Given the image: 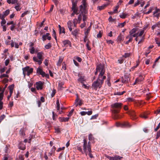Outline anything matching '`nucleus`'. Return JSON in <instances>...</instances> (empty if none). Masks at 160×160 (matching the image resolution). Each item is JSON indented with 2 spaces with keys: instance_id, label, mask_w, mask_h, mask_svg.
<instances>
[{
  "instance_id": "1",
  "label": "nucleus",
  "mask_w": 160,
  "mask_h": 160,
  "mask_svg": "<svg viewBox=\"0 0 160 160\" xmlns=\"http://www.w3.org/2000/svg\"><path fill=\"white\" fill-rule=\"evenodd\" d=\"M122 105V104L120 102H116L111 105V107L113 109L112 112L114 114L115 119L118 118V116L117 114L119 112L118 110L121 108Z\"/></svg>"
},
{
  "instance_id": "2",
  "label": "nucleus",
  "mask_w": 160,
  "mask_h": 160,
  "mask_svg": "<svg viewBox=\"0 0 160 160\" xmlns=\"http://www.w3.org/2000/svg\"><path fill=\"white\" fill-rule=\"evenodd\" d=\"M106 77L105 76H103L102 78H98L97 80L94 81L92 84V88L96 90L98 88H100L101 86L102 85L104 79H105Z\"/></svg>"
},
{
  "instance_id": "3",
  "label": "nucleus",
  "mask_w": 160,
  "mask_h": 160,
  "mask_svg": "<svg viewBox=\"0 0 160 160\" xmlns=\"http://www.w3.org/2000/svg\"><path fill=\"white\" fill-rule=\"evenodd\" d=\"M104 67L103 65L100 64L97 66L96 68V71L95 72V74L97 75L98 72H100L98 78H102L105 73Z\"/></svg>"
},
{
  "instance_id": "4",
  "label": "nucleus",
  "mask_w": 160,
  "mask_h": 160,
  "mask_svg": "<svg viewBox=\"0 0 160 160\" xmlns=\"http://www.w3.org/2000/svg\"><path fill=\"white\" fill-rule=\"evenodd\" d=\"M44 53L43 52H39L37 53V57L34 56L33 59L34 62H37L39 65H40L42 62L43 59V56Z\"/></svg>"
},
{
  "instance_id": "5",
  "label": "nucleus",
  "mask_w": 160,
  "mask_h": 160,
  "mask_svg": "<svg viewBox=\"0 0 160 160\" xmlns=\"http://www.w3.org/2000/svg\"><path fill=\"white\" fill-rule=\"evenodd\" d=\"M83 141V150L86 155L87 156L88 154V152H91L90 144L89 142L87 143V141L85 139H84Z\"/></svg>"
},
{
  "instance_id": "6",
  "label": "nucleus",
  "mask_w": 160,
  "mask_h": 160,
  "mask_svg": "<svg viewBox=\"0 0 160 160\" xmlns=\"http://www.w3.org/2000/svg\"><path fill=\"white\" fill-rule=\"evenodd\" d=\"M23 74L25 77L26 75L29 76L31 73L33 71V69L32 68H30L28 66L26 67L22 68Z\"/></svg>"
},
{
  "instance_id": "7",
  "label": "nucleus",
  "mask_w": 160,
  "mask_h": 160,
  "mask_svg": "<svg viewBox=\"0 0 160 160\" xmlns=\"http://www.w3.org/2000/svg\"><path fill=\"white\" fill-rule=\"evenodd\" d=\"M116 126L117 127H122L129 128L131 127V125L128 122H124L122 123L117 122L116 123Z\"/></svg>"
},
{
  "instance_id": "8",
  "label": "nucleus",
  "mask_w": 160,
  "mask_h": 160,
  "mask_svg": "<svg viewBox=\"0 0 160 160\" xmlns=\"http://www.w3.org/2000/svg\"><path fill=\"white\" fill-rule=\"evenodd\" d=\"M130 74H126L124 77L122 78V82L123 83L128 82L130 81Z\"/></svg>"
},
{
  "instance_id": "9",
  "label": "nucleus",
  "mask_w": 160,
  "mask_h": 160,
  "mask_svg": "<svg viewBox=\"0 0 160 160\" xmlns=\"http://www.w3.org/2000/svg\"><path fill=\"white\" fill-rule=\"evenodd\" d=\"M36 88L38 90H41L42 89L43 83L41 81L37 82L36 83Z\"/></svg>"
},
{
  "instance_id": "10",
  "label": "nucleus",
  "mask_w": 160,
  "mask_h": 160,
  "mask_svg": "<svg viewBox=\"0 0 160 160\" xmlns=\"http://www.w3.org/2000/svg\"><path fill=\"white\" fill-rule=\"evenodd\" d=\"M82 5H81L80 7V10L82 12H84L87 6L85 0H82Z\"/></svg>"
},
{
  "instance_id": "11",
  "label": "nucleus",
  "mask_w": 160,
  "mask_h": 160,
  "mask_svg": "<svg viewBox=\"0 0 160 160\" xmlns=\"http://www.w3.org/2000/svg\"><path fill=\"white\" fill-rule=\"evenodd\" d=\"M62 43L63 44L62 46L63 47H68V45L70 47L71 46V42L70 41L68 40H66L62 41Z\"/></svg>"
},
{
  "instance_id": "12",
  "label": "nucleus",
  "mask_w": 160,
  "mask_h": 160,
  "mask_svg": "<svg viewBox=\"0 0 160 160\" xmlns=\"http://www.w3.org/2000/svg\"><path fill=\"white\" fill-rule=\"evenodd\" d=\"M149 113H150L149 112H144L140 114V116L142 118L146 119L148 118V117L147 116L149 115Z\"/></svg>"
},
{
  "instance_id": "13",
  "label": "nucleus",
  "mask_w": 160,
  "mask_h": 160,
  "mask_svg": "<svg viewBox=\"0 0 160 160\" xmlns=\"http://www.w3.org/2000/svg\"><path fill=\"white\" fill-rule=\"evenodd\" d=\"M75 104L76 107L78 105L81 106L82 104V101L81 100H79L78 95H77V98L75 101Z\"/></svg>"
},
{
  "instance_id": "14",
  "label": "nucleus",
  "mask_w": 160,
  "mask_h": 160,
  "mask_svg": "<svg viewBox=\"0 0 160 160\" xmlns=\"http://www.w3.org/2000/svg\"><path fill=\"white\" fill-rule=\"evenodd\" d=\"M129 16V14L126 12H122L119 15L120 18L122 19H125Z\"/></svg>"
},
{
  "instance_id": "15",
  "label": "nucleus",
  "mask_w": 160,
  "mask_h": 160,
  "mask_svg": "<svg viewBox=\"0 0 160 160\" xmlns=\"http://www.w3.org/2000/svg\"><path fill=\"white\" fill-rule=\"evenodd\" d=\"M68 27L70 32L72 31V26L73 25V24L71 21H69L67 22Z\"/></svg>"
},
{
  "instance_id": "16",
  "label": "nucleus",
  "mask_w": 160,
  "mask_h": 160,
  "mask_svg": "<svg viewBox=\"0 0 160 160\" xmlns=\"http://www.w3.org/2000/svg\"><path fill=\"white\" fill-rule=\"evenodd\" d=\"M18 148L22 150H24L26 148L25 145H24L22 142H20L18 146Z\"/></svg>"
},
{
  "instance_id": "17",
  "label": "nucleus",
  "mask_w": 160,
  "mask_h": 160,
  "mask_svg": "<svg viewBox=\"0 0 160 160\" xmlns=\"http://www.w3.org/2000/svg\"><path fill=\"white\" fill-rule=\"evenodd\" d=\"M79 30L78 29H76L73 31H71L72 34L74 36H76L78 33Z\"/></svg>"
},
{
  "instance_id": "18",
  "label": "nucleus",
  "mask_w": 160,
  "mask_h": 160,
  "mask_svg": "<svg viewBox=\"0 0 160 160\" xmlns=\"http://www.w3.org/2000/svg\"><path fill=\"white\" fill-rule=\"evenodd\" d=\"M128 114L134 118L136 116V114L133 110H132L128 112Z\"/></svg>"
},
{
  "instance_id": "19",
  "label": "nucleus",
  "mask_w": 160,
  "mask_h": 160,
  "mask_svg": "<svg viewBox=\"0 0 160 160\" xmlns=\"http://www.w3.org/2000/svg\"><path fill=\"white\" fill-rule=\"evenodd\" d=\"M69 119V118L61 117L59 118V121L61 122L68 121Z\"/></svg>"
},
{
  "instance_id": "20",
  "label": "nucleus",
  "mask_w": 160,
  "mask_h": 160,
  "mask_svg": "<svg viewBox=\"0 0 160 160\" xmlns=\"http://www.w3.org/2000/svg\"><path fill=\"white\" fill-rule=\"evenodd\" d=\"M63 58L61 57L59 58V59L57 63V65L58 66H60L61 63L62 62L63 60Z\"/></svg>"
},
{
  "instance_id": "21",
  "label": "nucleus",
  "mask_w": 160,
  "mask_h": 160,
  "mask_svg": "<svg viewBox=\"0 0 160 160\" xmlns=\"http://www.w3.org/2000/svg\"><path fill=\"white\" fill-rule=\"evenodd\" d=\"M14 87V85L13 84H12L11 85H10L8 88L9 89V93L11 94H12L13 92V90Z\"/></svg>"
},
{
  "instance_id": "22",
  "label": "nucleus",
  "mask_w": 160,
  "mask_h": 160,
  "mask_svg": "<svg viewBox=\"0 0 160 160\" xmlns=\"http://www.w3.org/2000/svg\"><path fill=\"white\" fill-rule=\"evenodd\" d=\"M85 80L84 76H81L78 79V81L80 82L81 83H83L84 81Z\"/></svg>"
},
{
  "instance_id": "23",
  "label": "nucleus",
  "mask_w": 160,
  "mask_h": 160,
  "mask_svg": "<svg viewBox=\"0 0 160 160\" xmlns=\"http://www.w3.org/2000/svg\"><path fill=\"white\" fill-rule=\"evenodd\" d=\"M107 6L106 4H103L101 6H99L97 7L98 10H101L104 9Z\"/></svg>"
},
{
  "instance_id": "24",
  "label": "nucleus",
  "mask_w": 160,
  "mask_h": 160,
  "mask_svg": "<svg viewBox=\"0 0 160 160\" xmlns=\"http://www.w3.org/2000/svg\"><path fill=\"white\" fill-rule=\"evenodd\" d=\"M56 149V148L54 147L53 146L51 149L50 152H49V154L51 156L54 153L55 150Z\"/></svg>"
},
{
  "instance_id": "25",
  "label": "nucleus",
  "mask_w": 160,
  "mask_h": 160,
  "mask_svg": "<svg viewBox=\"0 0 160 160\" xmlns=\"http://www.w3.org/2000/svg\"><path fill=\"white\" fill-rule=\"evenodd\" d=\"M20 134L22 137H24L25 135V131L24 129L22 128L20 131Z\"/></svg>"
},
{
  "instance_id": "26",
  "label": "nucleus",
  "mask_w": 160,
  "mask_h": 160,
  "mask_svg": "<svg viewBox=\"0 0 160 160\" xmlns=\"http://www.w3.org/2000/svg\"><path fill=\"white\" fill-rule=\"evenodd\" d=\"M55 132L58 133H60L61 132V128H59L58 127H56L55 128Z\"/></svg>"
},
{
  "instance_id": "27",
  "label": "nucleus",
  "mask_w": 160,
  "mask_h": 160,
  "mask_svg": "<svg viewBox=\"0 0 160 160\" xmlns=\"http://www.w3.org/2000/svg\"><path fill=\"white\" fill-rule=\"evenodd\" d=\"M137 31V29L136 28H133L129 32V34H133V33H136L135 32Z\"/></svg>"
},
{
  "instance_id": "28",
  "label": "nucleus",
  "mask_w": 160,
  "mask_h": 160,
  "mask_svg": "<svg viewBox=\"0 0 160 160\" xmlns=\"http://www.w3.org/2000/svg\"><path fill=\"white\" fill-rule=\"evenodd\" d=\"M91 28V26L89 27L87 29V31L84 32L85 35L88 36L89 32Z\"/></svg>"
},
{
  "instance_id": "29",
  "label": "nucleus",
  "mask_w": 160,
  "mask_h": 160,
  "mask_svg": "<svg viewBox=\"0 0 160 160\" xmlns=\"http://www.w3.org/2000/svg\"><path fill=\"white\" fill-rule=\"evenodd\" d=\"M159 9L156 8L155 11L153 12V14L154 15V16L158 17V12H159Z\"/></svg>"
},
{
  "instance_id": "30",
  "label": "nucleus",
  "mask_w": 160,
  "mask_h": 160,
  "mask_svg": "<svg viewBox=\"0 0 160 160\" xmlns=\"http://www.w3.org/2000/svg\"><path fill=\"white\" fill-rule=\"evenodd\" d=\"M122 157H121V156H120L118 155H115L114 156V158H115V160H120L121 159H122Z\"/></svg>"
},
{
  "instance_id": "31",
  "label": "nucleus",
  "mask_w": 160,
  "mask_h": 160,
  "mask_svg": "<svg viewBox=\"0 0 160 160\" xmlns=\"http://www.w3.org/2000/svg\"><path fill=\"white\" fill-rule=\"evenodd\" d=\"M29 51L31 54H33L35 53V49L33 47H32L29 49Z\"/></svg>"
},
{
  "instance_id": "32",
  "label": "nucleus",
  "mask_w": 160,
  "mask_h": 160,
  "mask_svg": "<svg viewBox=\"0 0 160 160\" xmlns=\"http://www.w3.org/2000/svg\"><path fill=\"white\" fill-rule=\"evenodd\" d=\"M51 44L49 42L45 46V48L46 49H48L51 48Z\"/></svg>"
},
{
  "instance_id": "33",
  "label": "nucleus",
  "mask_w": 160,
  "mask_h": 160,
  "mask_svg": "<svg viewBox=\"0 0 160 160\" xmlns=\"http://www.w3.org/2000/svg\"><path fill=\"white\" fill-rule=\"evenodd\" d=\"M72 10L74 13H75L76 14H78L77 8H72Z\"/></svg>"
},
{
  "instance_id": "34",
  "label": "nucleus",
  "mask_w": 160,
  "mask_h": 160,
  "mask_svg": "<svg viewBox=\"0 0 160 160\" xmlns=\"http://www.w3.org/2000/svg\"><path fill=\"white\" fill-rule=\"evenodd\" d=\"M119 5H118L115 8V9H114L113 11V13H117L118 12V9L119 8Z\"/></svg>"
},
{
  "instance_id": "35",
  "label": "nucleus",
  "mask_w": 160,
  "mask_h": 160,
  "mask_svg": "<svg viewBox=\"0 0 160 160\" xmlns=\"http://www.w3.org/2000/svg\"><path fill=\"white\" fill-rule=\"evenodd\" d=\"M57 108V110H59L60 109V104L58 99H57L56 101Z\"/></svg>"
},
{
  "instance_id": "36",
  "label": "nucleus",
  "mask_w": 160,
  "mask_h": 160,
  "mask_svg": "<svg viewBox=\"0 0 160 160\" xmlns=\"http://www.w3.org/2000/svg\"><path fill=\"white\" fill-rule=\"evenodd\" d=\"M72 8H76L77 7V3L74 2V0H72Z\"/></svg>"
},
{
  "instance_id": "37",
  "label": "nucleus",
  "mask_w": 160,
  "mask_h": 160,
  "mask_svg": "<svg viewBox=\"0 0 160 160\" xmlns=\"http://www.w3.org/2000/svg\"><path fill=\"white\" fill-rule=\"evenodd\" d=\"M9 12L10 10L9 9H7L3 12V14L5 16H7L9 14Z\"/></svg>"
},
{
  "instance_id": "38",
  "label": "nucleus",
  "mask_w": 160,
  "mask_h": 160,
  "mask_svg": "<svg viewBox=\"0 0 160 160\" xmlns=\"http://www.w3.org/2000/svg\"><path fill=\"white\" fill-rule=\"evenodd\" d=\"M118 41L120 42L122 40V37L121 35H119L117 38Z\"/></svg>"
},
{
  "instance_id": "39",
  "label": "nucleus",
  "mask_w": 160,
  "mask_h": 160,
  "mask_svg": "<svg viewBox=\"0 0 160 160\" xmlns=\"http://www.w3.org/2000/svg\"><path fill=\"white\" fill-rule=\"evenodd\" d=\"M82 15L81 14H80L78 16V23H80L82 20Z\"/></svg>"
},
{
  "instance_id": "40",
  "label": "nucleus",
  "mask_w": 160,
  "mask_h": 160,
  "mask_svg": "<svg viewBox=\"0 0 160 160\" xmlns=\"http://www.w3.org/2000/svg\"><path fill=\"white\" fill-rule=\"evenodd\" d=\"M3 92H1V94H0V102L3 103L2 100L3 97Z\"/></svg>"
},
{
  "instance_id": "41",
  "label": "nucleus",
  "mask_w": 160,
  "mask_h": 160,
  "mask_svg": "<svg viewBox=\"0 0 160 160\" xmlns=\"http://www.w3.org/2000/svg\"><path fill=\"white\" fill-rule=\"evenodd\" d=\"M6 68L5 67H4L2 68H0V72L1 73H2L4 72H5V70L6 69Z\"/></svg>"
},
{
  "instance_id": "42",
  "label": "nucleus",
  "mask_w": 160,
  "mask_h": 160,
  "mask_svg": "<svg viewBox=\"0 0 160 160\" xmlns=\"http://www.w3.org/2000/svg\"><path fill=\"white\" fill-rule=\"evenodd\" d=\"M125 91H123L122 92H115V94L118 95H122L124 92Z\"/></svg>"
},
{
  "instance_id": "43",
  "label": "nucleus",
  "mask_w": 160,
  "mask_h": 160,
  "mask_svg": "<svg viewBox=\"0 0 160 160\" xmlns=\"http://www.w3.org/2000/svg\"><path fill=\"white\" fill-rule=\"evenodd\" d=\"M106 157L109 160H115L114 156L113 157L109 156L108 155H106Z\"/></svg>"
},
{
  "instance_id": "44",
  "label": "nucleus",
  "mask_w": 160,
  "mask_h": 160,
  "mask_svg": "<svg viewBox=\"0 0 160 160\" xmlns=\"http://www.w3.org/2000/svg\"><path fill=\"white\" fill-rule=\"evenodd\" d=\"M149 25V24L148 23H146V24L145 25L144 27L142 29L145 31V30H146L147 28H148Z\"/></svg>"
},
{
  "instance_id": "45",
  "label": "nucleus",
  "mask_w": 160,
  "mask_h": 160,
  "mask_svg": "<svg viewBox=\"0 0 160 160\" xmlns=\"http://www.w3.org/2000/svg\"><path fill=\"white\" fill-rule=\"evenodd\" d=\"M77 149L79 151L82 153H83V151L82 150V148L80 146H77Z\"/></svg>"
},
{
  "instance_id": "46",
  "label": "nucleus",
  "mask_w": 160,
  "mask_h": 160,
  "mask_svg": "<svg viewBox=\"0 0 160 160\" xmlns=\"http://www.w3.org/2000/svg\"><path fill=\"white\" fill-rule=\"evenodd\" d=\"M155 42L158 45V46H160V41H159V39L158 38H155Z\"/></svg>"
},
{
  "instance_id": "47",
  "label": "nucleus",
  "mask_w": 160,
  "mask_h": 160,
  "mask_svg": "<svg viewBox=\"0 0 160 160\" xmlns=\"http://www.w3.org/2000/svg\"><path fill=\"white\" fill-rule=\"evenodd\" d=\"M9 76L7 74H3L0 76V78H2L4 77L8 78Z\"/></svg>"
},
{
  "instance_id": "48",
  "label": "nucleus",
  "mask_w": 160,
  "mask_h": 160,
  "mask_svg": "<svg viewBox=\"0 0 160 160\" xmlns=\"http://www.w3.org/2000/svg\"><path fill=\"white\" fill-rule=\"evenodd\" d=\"M59 32L60 33H65V32L64 28L63 27H62V28L59 29Z\"/></svg>"
},
{
  "instance_id": "49",
  "label": "nucleus",
  "mask_w": 160,
  "mask_h": 160,
  "mask_svg": "<svg viewBox=\"0 0 160 160\" xmlns=\"http://www.w3.org/2000/svg\"><path fill=\"white\" fill-rule=\"evenodd\" d=\"M87 17L85 14H82V20L83 22H85L86 21L87 19Z\"/></svg>"
},
{
  "instance_id": "50",
  "label": "nucleus",
  "mask_w": 160,
  "mask_h": 160,
  "mask_svg": "<svg viewBox=\"0 0 160 160\" xmlns=\"http://www.w3.org/2000/svg\"><path fill=\"white\" fill-rule=\"evenodd\" d=\"M5 116L3 114L0 117V123L5 118Z\"/></svg>"
},
{
  "instance_id": "51",
  "label": "nucleus",
  "mask_w": 160,
  "mask_h": 160,
  "mask_svg": "<svg viewBox=\"0 0 160 160\" xmlns=\"http://www.w3.org/2000/svg\"><path fill=\"white\" fill-rule=\"evenodd\" d=\"M74 109H72L71 111L69 112L68 114V116L69 117H70L72 114V113L74 111Z\"/></svg>"
},
{
  "instance_id": "52",
  "label": "nucleus",
  "mask_w": 160,
  "mask_h": 160,
  "mask_svg": "<svg viewBox=\"0 0 160 160\" xmlns=\"http://www.w3.org/2000/svg\"><path fill=\"white\" fill-rule=\"evenodd\" d=\"M144 30H143V29L142 30L140 31V33H139V34L138 35V36H142V35L144 33Z\"/></svg>"
},
{
  "instance_id": "53",
  "label": "nucleus",
  "mask_w": 160,
  "mask_h": 160,
  "mask_svg": "<svg viewBox=\"0 0 160 160\" xmlns=\"http://www.w3.org/2000/svg\"><path fill=\"white\" fill-rule=\"evenodd\" d=\"M108 44H113L114 42L112 40H106Z\"/></svg>"
},
{
  "instance_id": "54",
  "label": "nucleus",
  "mask_w": 160,
  "mask_h": 160,
  "mask_svg": "<svg viewBox=\"0 0 160 160\" xmlns=\"http://www.w3.org/2000/svg\"><path fill=\"white\" fill-rule=\"evenodd\" d=\"M15 8L17 11H20L21 9L18 5L15 6Z\"/></svg>"
},
{
  "instance_id": "55",
  "label": "nucleus",
  "mask_w": 160,
  "mask_h": 160,
  "mask_svg": "<svg viewBox=\"0 0 160 160\" xmlns=\"http://www.w3.org/2000/svg\"><path fill=\"white\" fill-rule=\"evenodd\" d=\"M42 69L41 68H38L37 70V73H39L40 74V73H41L42 72Z\"/></svg>"
},
{
  "instance_id": "56",
  "label": "nucleus",
  "mask_w": 160,
  "mask_h": 160,
  "mask_svg": "<svg viewBox=\"0 0 160 160\" xmlns=\"http://www.w3.org/2000/svg\"><path fill=\"white\" fill-rule=\"evenodd\" d=\"M28 11H27L26 12H24L23 13L22 15H21V17H24L25 15L28 14Z\"/></svg>"
},
{
  "instance_id": "57",
  "label": "nucleus",
  "mask_w": 160,
  "mask_h": 160,
  "mask_svg": "<svg viewBox=\"0 0 160 160\" xmlns=\"http://www.w3.org/2000/svg\"><path fill=\"white\" fill-rule=\"evenodd\" d=\"M56 92V91L55 89H53L52 91L51 96L52 97H53Z\"/></svg>"
},
{
  "instance_id": "58",
  "label": "nucleus",
  "mask_w": 160,
  "mask_h": 160,
  "mask_svg": "<svg viewBox=\"0 0 160 160\" xmlns=\"http://www.w3.org/2000/svg\"><path fill=\"white\" fill-rule=\"evenodd\" d=\"M48 59H45L44 62V63L46 66L48 65Z\"/></svg>"
},
{
  "instance_id": "59",
  "label": "nucleus",
  "mask_w": 160,
  "mask_h": 160,
  "mask_svg": "<svg viewBox=\"0 0 160 160\" xmlns=\"http://www.w3.org/2000/svg\"><path fill=\"white\" fill-rule=\"evenodd\" d=\"M98 114H95L94 115H93L92 116V117L91 118V119H96L97 117H98Z\"/></svg>"
},
{
  "instance_id": "60",
  "label": "nucleus",
  "mask_w": 160,
  "mask_h": 160,
  "mask_svg": "<svg viewBox=\"0 0 160 160\" xmlns=\"http://www.w3.org/2000/svg\"><path fill=\"white\" fill-rule=\"evenodd\" d=\"M126 39H131V40L132 41V38L130 34L126 37Z\"/></svg>"
},
{
  "instance_id": "61",
  "label": "nucleus",
  "mask_w": 160,
  "mask_h": 160,
  "mask_svg": "<svg viewBox=\"0 0 160 160\" xmlns=\"http://www.w3.org/2000/svg\"><path fill=\"white\" fill-rule=\"evenodd\" d=\"M108 21L109 22H113L114 21V19L112 18V17L110 16L108 18Z\"/></svg>"
},
{
  "instance_id": "62",
  "label": "nucleus",
  "mask_w": 160,
  "mask_h": 160,
  "mask_svg": "<svg viewBox=\"0 0 160 160\" xmlns=\"http://www.w3.org/2000/svg\"><path fill=\"white\" fill-rule=\"evenodd\" d=\"M151 51L149 49H148L145 53V55L147 57L148 54Z\"/></svg>"
},
{
  "instance_id": "63",
  "label": "nucleus",
  "mask_w": 160,
  "mask_h": 160,
  "mask_svg": "<svg viewBox=\"0 0 160 160\" xmlns=\"http://www.w3.org/2000/svg\"><path fill=\"white\" fill-rule=\"evenodd\" d=\"M160 136V130L157 132L156 138L158 139Z\"/></svg>"
},
{
  "instance_id": "64",
  "label": "nucleus",
  "mask_w": 160,
  "mask_h": 160,
  "mask_svg": "<svg viewBox=\"0 0 160 160\" xmlns=\"http://www.w3.org/2000/svg\"><path fill=\"white\" fill-rule=\"evenodd\" d=\"M160 128V122L158 124L157 127L154 129V131H157Z\"/></svg>"
}]
</instances>
